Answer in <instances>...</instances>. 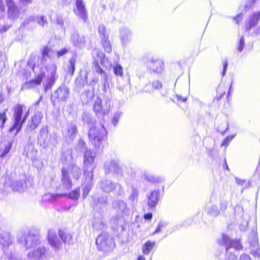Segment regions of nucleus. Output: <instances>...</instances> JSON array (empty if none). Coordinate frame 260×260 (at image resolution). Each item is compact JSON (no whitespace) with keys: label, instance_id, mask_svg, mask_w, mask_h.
Listing matches in <instances>:
<instances>
[{"label":"nucleus","instance_id":"obj_1","mask_svg":"<svg viewBox=\"0 0 260 260\" xmlns=\"http://www.w3.org/2000/svg\"><path fill=\"white\" fill-rule=\"evenodd\" d=\"M107 132L103 124L91 126L88 132L89 140L95 149L103 147V141L106 137Z\"/></svg>","mask_w":260,"mask_h":260},{"label":"nucleus","instance_id":"obj_2","mask_svg":"<svg viewBox=\"0 0 260 260\" xmlns=\"http://www.w3.org/2000/svg\"><path fill=\"white\" fill-rule=\"evenodd\" d=\"M24 108V105L17 104L13 108V115L12 117L13 124L10 127L9 131L10 132L15 131V135H16L20 131L22 124L25 123L28 116L29 110L23 115V109Z\"/></svg>","mask_w":260,"mask_h":260},{"label":"nucleus","instance_id":"obj_3","mask_svg":"<svg viewBox=\"0 0 260 260\" xmlns=\"http://www.w3.org/2000/svg\"><path fill=\"white\" fill-rule=\"evenodd\" d=\"M218 244L225 246L226 255H229L226 260H237L235 254H233L234 250H240L242 249V246L239 241L231 240L228 236L222 235L221 239L218 240Z\"/></svg>","mask_w":260,"mask_h":260},{"label":"nucleus","instance_id":"obj_4","mask_svg":"<svg viewBox=\"0 0 260 260\" xmlns=\"http://www.w3.org/2000/svg\"><path fill=\"white\" fill-rule=\"evenodd\" d=\"M260 20V12H255L250 15L244 22L245 29L251 36L260 35V25L255 27Z\"/></svg>","mask_w":260,"mask_h":260},{"label":"nucleus","instance_id":"obj_5","mask_svg":"<svg viewBox=\"0 0 260 260\" xmlns=\"http://www.w3.org/2000/svg\"><path fill=\"white\" fill-rule=\"evenodd\" d=\"M96 157L95 152L87 149L84 154V175H87L89 180L93 178V172L95 168L94 159Z\"/></svg>","mask_w":260,"mask_h":260},{"label":"nucleus","instance_id":"obj_6","mask_svg":"<svg viewBox=\"0 0 260 260\" xmlns=\"http://www.w3.org/2000/svg\"><path fill=\"white\" fill-rule=\"evenodd\" d=\"M96 244L100 250L105 252L111 251L115 247L114 240L107 233H103L97 237Z\"/></svg>","mask_w":260,"mask_h":260},{"label":"nucleus","instance_id":"obj_7","mask_svg":"<svg viewBox=\"0 0 260 260\" xmlns=\"http://www.w3.org/2000/svg\"><path fill=\"white\" fill-rule=\"evenodd\" d=\"M145 64L150 73L160 74L162 73L165 69L163 61L155 56L147 57L145 61Z\"/></svg>","mask_w":260,"mask_h":260},{"label":"nucleus","instance_id":"obj_8","mask_svg":"<svg viewBox=\"0 0 260 260\" xmlns=\"http://www.w3.org/2000/svg\"><path fill=\"white\" fill-rule=\"evenodd\" d=\"M40 237L38 234L29 232L18 237V242L23 244L26 249L34 247L40 244Z\"/></svg>","mask_w":260,"mask_h":260},{"label":"nucleus","instance_id":"obj_9","mask_svg":"<svg viewBox=\"0 0 260 260\" xmlns=\"http://www.w3.org/2000/svg\"><path fill=\"white\" fill-rule=\"evenodd\" d=\"M27 257L28 260H48L49 253L45 247L41 246L30 251Z\"/></svg>","mask_w":260,"mask_h":260},{"label":"nucleus","instance_id":"obj_10","mask_svg":"<svg viewBox=\"0 0 260 260\" xmlns=\"http://www.w3.org/2000/svg\"><path fill=\"white\" fill-rule=\"evenodd\" d=\"M101 189L105 192H110L114 190L118 195L122 196L124 191L122 186L119 184H116L109 180H104L100 184Z\"/></svg>","mask_w":260,"mask_h":260},{"label":"nucleus","instance_id":"obj_11","mask_svg":"<svg viewBox=\"0 0 260 260\" xmlns=\"http://www.w3.org/2000/svg\"><path fill=\"white\" fill-rule=\"evenodd\" d=\"M75 7L73 11L77 17L84 22L88 19V13L85 7V3L83 0H75Z\"/></svg>","mask_w":260,"mask_h":260},{"label":"nucleus","instance_id":"obj_12","mask_svg":"<svg viewBox=\"0 0 260 260\" xmlns=\"http://www.w3.org/2000/svg\"><path fill=\"white\" fill-rule=\"evenodd\" d=\"M109 108L110 104H108V101L106 102V105L104 107L102 105V100L98 98L94 102L93 109L96 115L102 118L109 113Z\"/></svg>","mask_w":260,"mask_h":260},{"label":"nucleus","instance_id":"obj_13","mask_svg":"<svg viewBox=\"0 0 260 260\" xmlns=\"http://www.w3.org/2000/svg\"><path fill=\"white\" fill-rule=\"evenodd\" d=\"M248 242L252 248L251 253L255 257L260 254L259 246L258 243V236L256 232L253 231L248 237Z\"/></svg>","mask_w":260,"mask_h":260},{"label":"nucleus","instance_id":"obj_14","mask_svg":"<svg viewBox=\"0 0 260 260\" xmlns=\"http://www.w3.org/2000/svg\"><path fill=\"white\" fill-rule=\"evenodd\" d=\"M43 115L42 112L38 111L36 112L31 119L28 120L27 126L26 131L30 132L35 130L37 128L41 123Z\"/></svg>","mask_w":260,"mask_h":260},{"label":"nucleus","instance_id":"obj_15","mask_svg":"<svg viewBox=\"0 0 260 260\" xmlns=\"http://www.w3.org/2000/svg\"><path fill=\"white\" fill-rule=\"evenodd\" d=\"M71 40L74 46L82 49L85 47L87 38L84 36L80 35L77 31H74L71 35Z\"/></svg>","mask_w":260,"mask_h":260},{"label":"nucleus","instance_id":"obj_16","mask_svg":"<svg viewBox=\"0 0 260 260\" xmlns=\"http://www.w3.org/2000/svg\"><path fill=\"white\" fill-rule=\"evenodd\" d=\"M8 7V17L11 19L18 18L20 15V9L13 0H6Z\"/></svg>","mask_w":260,"mask_h":260},{"label":"nucleus","instance_id":"obj_17","mask_svg":"<svg viewBox=\"0 0 260 260\" xmlns=\"http://www.w3.org/2000/svg\"><path fill=\"white\" fill-rule=\"evenodd\" d=\"M77 133V126L73 123L68 124L62 131L63 136L68 141H72L76 136Z\"/></svg>","mask_w":260,"mask_h":260},{"label":"nucleus","instance_id":"obj_18","mask_svg":"<svg viewBox=\"0 0 260 260\" xmlns=\"http://www.w3.org/2000/svg\"><path fill=\"white\" fill-rule=\"evenodd\" d=\"M61 184L59 186L61 190L66 191L69 190L72 187V182L68 175V171L66 168L62 170Z\"/></svg>","mask_w":260,"mask_h":260},{"label":"nucleus","instance_id":"obj_19","mask_svg":"<svg viewBox=\"0 0 260 260\" xmlns=\"http://www.w3.org/2000/svg\"><path fill=\"white\" fill-rule=\"evenodd\" d=\"M38 140L40 145L44 147L48 146L49 144V137L48 136V129L47 126L42 127L38 137Z\"/></svg>","mask_w":260,"mask_h":260},{"label":"nucleus","instance_id":"obj_20","mask_svg":"<svg viewBox=\"0 0 260 260\" xmlns=\"http://www.w3.org/2000/svg\"><path fill=\"white\" fill-rule=\"evenodd\" d=\"M104 168L106 174L111 172H114L119 174H121V170L116 160L110 159L107 160L105 162Z\"/></svg>","mask_w":260,"mask_h":260},{"label":"nucleus","instance_id":"obj_21","mask_svg":"<svg viewBox=\"0 0 260 260\" xmlns=\"http://www.w3.org/2000/svg\"><path fill=\"white\" fill-rule=\"evenodd\" d=\"M159 192L158 190H154L148 194L147 198V205L149 209L153 210L159 200Z\"/></svg>","mask_w":260,"mask_h":260},{"label":"nucleus","instance_id":"obj_22","mask_svg":"<svg viewBox=\"0 0 260 260\" xmlns=\"http://www.w3.org/2000/svg\"><path fill=\"white\" fill-rule=\"evenodd\" d=\"M119 37L121 43L125 46L131 41L132 32L128 28L123 27L119 30Z\"/></svg>","mask_w":260,"mask_h":260},{"label":"nucleus","instance_id":"obj_23","mask_svg":"<svg viewBox=\"0 0 260 260\" xmlns=\"http://www.w3.org/2000/svg\"><path fill=\"white\" fill-rule=\"evenodd\" d=\"M48 240L50 245L55 251H57L61 248V243L59 241L55 233L53 231H49Z\"/></svg>","mask_w":260,"mask_h":260},{"label":"nucleus","instance_id":"obj_24","mask_svg":"<svg viewBox=\"0 0 260 260\" xmlns=\"http://www.w3.org/2000/svg\"><path fill=\"white\" fill-rule=\"evenodd\" d=\"M114 208L123 215H127L129 213V208L127 207V204L122 200H117L114 202L113 204Z\"/></svg>","mask_w":260,"mask_h":260},{"label":"nucleus","instance_id":"obj_25","mask_svg":"<svg viewBox=\"0 0 260 260\" xmlns=\"http://www.w3.org/2000/svg\"><path fill=\"white\" fill-rule=\"evenodd\" d=\"M69 89L65 85L60 86L54 92V95L59 101H65L69 97Z\"/></svg>","mask_w":260,"mask_h":260},{"label":"nucleus","instance_id":"obj_26","mask_svg":"<svg viewBox=\"0 0 260 260\" xmlns=\"http://www.w3.org/2000/svg\"><path fill=\"white\" fill-rule=\"evenodd\" d=\"M44 76V73L40 74L35 79L32 80L29 82H26L25 84H24L21 87V89L30 88L36 85L40 84Z\"/></svg>","mask_w":260,"mask_h":260},{"label":"nucleus","instance_id":"obj_27","mask_svg":"<svg viewBox=\"0 0 260 260\" xmlns=\"http://www.w3.org/2000/svg\"><path fill=\"white\" fill-rule=\"evenodd\" d=\"M58 235L65 244L70 245L73 243V236L71 233L64 230H59Z\"/></svg>","mask_w":260,"mask_h":260},{"label":"nucleus","instance_id":"obj_28","mask_svg":"<svg viewBox=\"0 0 260 260\" xmlns=\"http://www.w3.org/2000/svg\"><path fill=\"white\" fill-rule=\"evenodd\" d=\"M26 185L24 179L15 180L11 184V187L14 190L23 192L26 188Z\"/></svg>","mask_w":260,"mask_h":260},{"label":"nucleus","instance_id":"obj_29","mask_svg":"<svg viewBox=\"0 0 260 260\" xmlns=\"http://www.w3.org/2000/svg\"><path fill=\"white\" fill-rule=\"evenodd\" d=\"M12 240L10 234L7 232H2L0 234V244L3 248H7L11 244Z\"/></svg>","mask_w":260,"mask_h":260},{"label":"nucleus","instance_id":"obj_30","mask_svg":"<svg viewBox=\"0 0 260 260\" xmlns=\"http://www.w3.org/2000/svg\"><path fill=\"white\" fill-rule=\"evenodd\" d=\"M92 56L94 60V63H99L100 62L102 64H104L105 62V54L100 49L94 48L92 51Z\"/></svg>","mask_w":260,"mask_h":260},{"label":"nucleus","instance_id":"obj_31","mask_svg":"<svg viewBox=\"0 0 260 260\" xmlns=\"http://www.w3.org/2000/svg\"><path fill=\"white\" fill-rule=\"evenodd\" d=\"M5 11V7L3 0H0V32L6 31L9 28L8 26L4 25V20L3 19L4 16Z\"/></svg>","mask_w":260,"mask_h":260},{"label":"nucleus","instance_id":"obj_32","mask_svg":"<svg viewBox=\"0 0 260 260\" xmlns=\"http://www.w3.org/2000/svg\"><path fill=\"white\" fill-rule=\"evenodd\" d=\"M124 219L122 217H117L116 218H113L110 220V224L112 228L118 230L119 229H123Z\"/></svg>","mask_w":260,"mask_h":260},{"label":"nucleus","instance_id":"obj_33","mask_svg":"<svg viewBox=\"0 0 260 260\" xmlns=\"http://www.w3.org/2000/svg\"><path fill=\"white\" fill-rule=\"evenodd\" d=\"M12 147V142L8 141L0 145V157H4L10 151Z\"/></svg>","mask_w":260,"mask_h":260},{"label":"nucleus","instance_id":"obj_34","mask_svg":"<svg viewBox=\"0 0 260 260\" xmlns=\"http://www.w3.org/2000/svg\"><path fill=\"white\" fill-rule=\"evenodd\" d=\"M94 69L93 70L96 73L99 74L101 78L104 80V86L105 88L107 80V75L106 73L100 67L99 63H94Z\"/></svg>","mask_w":260,"mask_h":260},{"label":"nucleus","instance_id":"obj_35","mask_svg":"<svg viewBox=\"0 0 260 260\" xmlns=\"http://www.w3.org/2000/svg\"><path fill=\"white\" fill-rule=\"evenodd\" d=\"M66 193H46L43 196V200L46 201L55 202L58 199L62 197L66 196Z\"/></svg>","mask_w":260,"mask_h":260},{"label":"nucleus","instance_id":"obj_36","mask_svg":"<svg viewBox=\"0 0 260 260\" xmlns=\"http://www.w3.org/2000/svg\"><path fill=\"white\" fill-rule=\"evenodd\" d=\"M82 121L87 123L89 128L92 126H94L95 124V119L91 117V115L88 113H84L82 115Z\"/></svg>","mask_w":260,"mask_h":260},{"label":"nucleus","instance_id":"obj_37","mask_svg":"<svg viewBox=\"0 0 260 260\" xmlns=\"http://www.w3.org/2000/svg\"><path fill=\"white\" fill-rule=\"evenodd\" d=\"M155 245L154 242L148 241L143 246L142 251L144 254H148Z\"/></svg>","mask_w":260,"mask_h":260},{"label":"nucleus","instance_id":"obj_38","mask_svg":"<svg viewBox=\"0 0 260 260\" xmlns=\"http://www.w3.org/2000/svg\"><path fill=\"white\" fill-rule=\"evenodd\" d=\"M70 172L72 174L73 178L76 179H79L81 175V169L75 165L71 167Z\"/></svg>","mask_w":260,"mask_h":260},{"label":"nucleus","instance_id":"obj_39","mask_svg":"<svg viewBox=\"0 0 260 260\" xmlns=\"http://www.w3.org/2000/svg\"><path fill=\"white\" fill-rule=\"evenodd\" d=\"M102 43L105 51L107 52H110L112 50L111 43L109 38H102Z\"/></svg>","mask_w":260,"mask_h":260},{"label":"nucleus","instance_id":"obj_40","mask_svg":"<svg viewBox=\"0 0 260 260\" xmlns=\"http://www.w3.org/2000/svg\"><path fill=\"white\" fill-rule=\"evenodd\" d=\"M224 194L223 195L219 196L220 200V210L221 212L225 211L228 205V201L224 198Z\"/></svg>","mask_w":260,"mask_h":260},{"label":"nucleus","instance_id":"obj_41","mask_svg":"<svg viewBox=\"0 0 260 260\" xmlns=\"http://www.w3.org/2000/svg\"><path fill=\"white\" fill-rule=\"evenodd\" d=\"M85 176H86L85 180H86V181L87 182V184L85 185V186L84 187V188L83 189V196L84 197L87 196V194H88L89 190H90V189L92 187V180H93V178L91 179V180H89V178H88L87 175H85Z\"/></svg>","mask_w":260,"mask_h":260},{"label":"nucleus","instance_id":"obj_42","mask_svg":"<svg viewBox=\"0 0 260 260\" xmlns=\"http://www.w3.org/2000/svg\"><path fill=\"white\" fill-rule=\"evenodd\" d=\"M76 62V58L72 57L69 60V65L68 66V72L71 75H73L75 71V66Z\"/></svg>","mask_w":260,"mask_h":260},{"label":"nucleus","instance_id":"obj_43","mask_svg":"<svg viewBox=\"0 0 260 260\" xmlns=\"http://www.w3.org/2000/svg\"><path fill=\"white\" fill-rule=\"evenodd\" d=\"M235 180H236V183L239 185L242 186V185H245V186H244L245 188H248V187H250V186H251L250 180H248L247 181L245 179H240L237 177L235 178Z\"/></svg>","mask_w":260,"mask_h":260},{"label":"nucleus","instance_id":"obj_44","mask_svg":"<svg viewBox=\"0 0 260 260\" xmlns=\"http://www.w3.org/2000/svg\"><path fill=\"white\" fill-rule=\"evenodd\" d=\"M65 193L66 194V196H68V198L74 200H77L79 197L80 190L79 189H76L69 194Z\"/></svg>","mask_w":260,"mask_h":260},{"label":"nucleus","instance_id":"obj_45","mask_svg":"<svg viewBox=\"0 0 260 260\" xmlns=\"http://www.w3.org/2000/svg\"><path fill=\"white\" fill-rule=\"evenodd\" d=\"M5 252L6 253L7 258L9 260H26L15 253H6L5 251Z\"/></svg>","mask_w":260,"mask_h":260},{"label":"nucleus","instance_id":"obj_46","mask_svg":"<svg viewBox=\"0 0 260 260\" xmlns=\"http://www.w3.org/2000/svg\"><path fill=\"white\" fill-rule=\"evenodd\" d=\"M93 227L97 230H102L105 228V224L100 219H94L93 222Z\"/></svg>","mask_w":260,"mask_h":260},{"label":"nucleus","instance_id":"obj_47","mask_svg":"<svg viewBox=\"0 0 260 260\" xmlns=\"http://www.w3.org/2000/svg\"><path fill=\"white\" fill-rule=\"evenodd\" d=\"M245 46V38L244 36H241L238 41L237 49L239 52H241Z\"/></svg>","mask_w":260,"mask_h":260},{"label":"nucleus","instance_id":"obj_48","mask_svg":"<svg viewBox=\"0 0 260 260\" xmlns=\"http://www.w3.org/2000/svg\"><path fill=\"white\" fill-rule=\"evenodd\" d=\"M114 74L117 76L122 77L123 76V68L119 64H117L113 68Z\"/></svg>","mask_w":260,"mask_h":260},{"label":"nucleus","instance_id":"obj_49","mask_svg":"<svg viewBox=\"0 0 260 260\" xmlns=\"http://www.w3.org/2000/svg\"><path fill=\"white\" fill-rule=\"evenodd\" d=\"M98 31L101 37V39L108 37L107 30L104 25H100L98 28Z\"/></svg>","mask_w":260,"mask_h":260},{"label":"nucleus","instance_id":"obj_50","mask_svg":"<svg viewBox=\"0 0 260 260\" xmlns=\"http://www.w3.org/2000/svg\"><path fill=\"white\" fill-rule=\"evenodd\" d=\"M208 212L212 216H216L219 214V211L216 206L213 205L210 209H209Z\"/></svg>","mask_w":260,"mask_h":260},{"label":"nucleus","instance_id":"obj_51","mask_svg":"<svg viewBox=\"0 0 260 260\" xmlns=\"http://www.w3.org/2000/svg\"><path fill=\"white\" fill-rule=\"evenodd\" d=\"M236 134H234L232 135L227 136L222 141L221 146L227 147L229 144L230 142L236 136Z\"/></svg>","mask_w":260,"mask_h":260},{"label":"nucleus","instance_id":"obj_52","mask_svg":"<svg viewBox=\"0 0 260 260\" xmlns=\"http://www.w3.org/2000/svg\"><path fill=\"white\" fill-rule=\"evenodd\" d=\"M52 51L47 47L45 48L42 51V62L46 61V57H49Z\"/></svg>","mask_w":260,"mask_h":260},{"label":"nucleus","instance_id":"obj_53","mask_svg":"<svg viewBox=\"0 0 260 260\" xmlns=\"http://www.w3.org/2000/svg\"><path fill=\"white\" fill-rule=\"evenodd\" d=\"M36 21L42 26H44L46 24H47V21L44 16H37Z\"/></svg>","mask_w":260,"mask_h":260},{"label":"nucleus","instance_id":"obj_54","mask_svg":"<svg viewBox=\"0 0 260 260\" xmlns=\"http://www.w3.org/2000/svg\"><path fill=\"white\" fill-rule=\"evenodd\" d=\"M77 149H79L81 152L84 151L86 148V146L85 142L83 139H79L78 144L76 147Z\"/></svg>","mask_w":260,"mask_h":260},{"label":"nucleus","instance_id":"obj_55","mask_svg":"<svg viewBox=\"0 0 260 260\" xmlns=\"http://www.w3.org/2000/svg\"><path fill=\"white\" fill-rule=\"evenodd\" d=\"M151 84L153 90L154 89L159 90L162 87V83L158 80H154Z\"/></svg>","mask_w":260,"mask_h":260},{"label":"nucleus","instance_id":"obj_56","mask_svg":"<svg viewBox=\"0 0 260 260\" xmlns=\"http://www.w3.org/2000/svg\"><path fill=\"white\" fill-rule=\"evenodd\" d=\"M122 115V112L118 111L114 114V117L112 119V124L115 126H116L119 119Z\"/></svg>","mask_w":260,"mask_h":260},{"label":"nucleus","instance_id":"obj_57","mask_svg":"<svg viewBox=\"0 0 260 260\" xmlns=\"http://www.w3.org/2000/svg\"><path fill=\"white\" fill-rule=\"evenodd\" d=\"M7 119L6 116V112L0 113V127L2 128L4 126L5 123L6 122Z\"/></svg>","mask_w":260,"mask_h":260},{"label":"nucleus","instance_id":"obj_58","mask_svg":"<svg viewBox=\"0 0 260 260\" xmlns=\"http://www.w3.org/2000/svg\"><path fill=\"white\" fill-rule=\"evenodd\" d=\"M143 91L144 92L151 93L153 91L152 85L151 83H148L146 84L143 89Z\"/></svg>","mask_w":260,"mask_h":260},{"label":"nucleus","instance_id":"obj_59","mask_svg":"<svg viewBox=\"0 0 260 260\" xmlns=\"http://www.w3.org/2000/svg\"><path fill=\"white\" fill-rule=\"evenodd\" d=\"M107 198L106 197H102L97 199V204L105 205L107 204Z\"/></svg>","mask_w":260,"mask_h":260},{"label":"nucleus","instance_id":"obj_60","mask_svg":"<svg viewBox=\"0 0 260 260\" xmlns=\"http://www.w3.org/2000/svg\"><path fill=\"white\" fill-rule=\"evenodd\" d=\"M68 51H69V50L68 49L64 48H62V49H61L60 50L57 51L56 54H57V57L59 58V57L64 55L68 52Z\"/></svg>","mask_w":260,"mask_h":260},{"label":"nucleus","instance_id":"obj_61","mask_svg":"<svg viewBox=\"0 0 260 260\" xmlns=\"http://www.w3.org/2000/svg\"><path fill=\"white\" fill-rule=\"evenodd\" d=\"M166 226V223L164 222H160L158 223V226L155 230V231L153 232V235L158 233L161 231L162 228H165Z\"/></svg>","mask_w":260,"mask_h":260},{"label":"nucleus","instance_id":"obj_62","mask_svg":"<svg viewBox=\"0 0 260 260\" xmlns=\"http://www.w3.org/2000/svg\"><path fill=\"white\" fill-rule=\"evenodd\" d=\"M223 71L222 73V75L223 76L225 75L226 70H227V68H228V60L226 59L224 60L223 61Z\"/></svg>","mask_w":260,"mask_h":260},{"label":"nucleus","instance_id":"obj_63","mask_svg":"<svg viewBox=\"0 0 260 260\" xmlns=\"http://www.w3.org/2000/svg\"><path fill=\"white\" fill-rule=\"evenodd\" d=\"M56 22L58 25H60L61 26H62L63 25V20L61 16L58 15L57 16Z\"/></svg>","mask_w":260,"mask_h":260},{"label":"nucleus","instance_id":"obj_64","mask_svg":"<svg viewBox=\"0 0 260 260\" xmlns=\"http://www.w3.org/2000/svg\"><path fill=\"white\" fill-rule=\"evenodd\" d=\"M239 260H251V258L249 255L244 253L240 255Z\"/></svg>","mask_w":260,"mask_h":260}]
</instances>
